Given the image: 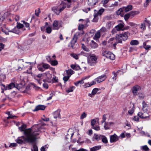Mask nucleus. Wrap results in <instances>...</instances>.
I'll use <instances>...</instances> for the list:
<instances>
[{
  "mask_svg": "<svg viewBox=\"0 0 151 151\" xmlns=\"http://www.w3.org/2000/svg\"><path fill=\"white\" fill-rule=\"evenodd\" d=\"M42 65L45 70V69H48L50 67V65L47 64L43 63L42 64Z\"/></svg>",
  "mask_w": 151,
  "mask_h": 151,
  "instance_id": "nucleus-49",
  "label": "nucleus"
},
{
  "mask_svg": "<svg viewBox=\"0 0 151 151\" xmlns=\"http://www.w3.org/2000/svg\"><path fill=\"white\" fill-rule=\"evenodd\" d=\"M92 128L96 131H99L100 129V128L99 126H93L92 127Z\"/></svg>",
  "mask_w": 151,
  "mask_h": 151,
  "instance_id": "nucleus-60",
  "label": "nucleus"
},
{
  "mask_svg": "<svg viewBox=\"0 0 151 151\" xmlns=\"http://www.w3.org/2000/svg\"><path fill=\"white\" fill-rule=\"evenodd\" d=\"M82 48L84 50L88 52L90 50L88 48L86 47L83 44H82Z\"/></svg>",
  "mask_w": 151,
  "mask_h": 151,
  "instance_id": "nucleus-36",
  "label": "nucleus"
},
{
  "mask_svg": "<svg viewBox=\"0 0 151 151\" xmlns=\"http://www.w3.org/2000/svg\"><path fill=\"white\" fill-rule=\"evenodd\" d=\"M123 10L126 12H128L132 10V6L131 5H128L126 7H123Z\"/></svg>",
  "mask_w": 151,
  "mask_h": 151,
  "instance_id": "nucleus-22",
  "label": "nucleus"
},
{
  "mask_svg": "<svg viewBox=\"0 0 151 151\" xmlns=\"http://www.w3.org/2000/svg\"><path fill=\"white\" fill-rule=\"evenodd\" d=\"M124 11L123 8H120L116 12V14L118 15H121L122 16L123 15V12Z\"/></svg>",
  "mask_w": 151,
  "mask_h": 151,
  "instance_id": "nucleus-28",
  "label": "nucleus"
},
{
  "mask_svg": "<svg viewBox=\"0 0 151 151\" xmlns=\"http://www.w3.org/2000/svg\"><path fill=\"white\" fill-rule=\"evenodd\" d=\"M41 129V125L40 124L35 125L31 128L26 129L25 130H29V137H31L32 136L33 137V142L35 141L36 139L37 135L39 134V132L40 131Z\"/></svg>",
  "mask_w": 151,
  "mask_h": 151,
  "instance_id": "nucleus-2",
  "label": "nucleus"
},
{
  "mask_svg": "<svg viewBox=\"0 0 151 151\" xmlns=\"http://www.w3.org/2000/svg\"><path fill=\"white\" fill-rule=\"evenodd\" d=\"M46 78L43 80L44 82H47L50 83L52 81V75L50 74L48 72L45 73Z\"/></svg>",
  "mask_w": 151,
  "mask_h": 151,
  "instance_id": "nucleus-7",
  "label": "nucleus"
},
{
  "mask_svg": "<svg viewBox=\"0 0 151 151\" xmlns=\"http://www.w3.org/2000/svg\"><path fill=\"white\" fill-rule=\"evenodd\" d=\"M29 130H25L24 132V134L25 137L22 136L18 137L16 140L17 143L19 144H22L25 143L26 141L31 143L33 142V137L32 136H31L30 137H29V133L30 132Z\"/></svg>",
  "mask_w": 151,
  "mask_h": 151,
  "instance_id": "nucleus-1",
  "label": "nucleus"
},
{
  "mask_svg": "<svg viewBox=\"0 0 151 151\" xmlns=\"http://www.w3.org/2000/svg\"><path fill=\"white\" fill-rule=\"evenodd\" d=\"M134 106H133L131 109L128 111V113L130 115H132L134 112Z\"/></svg>",
  "mask_w": 151,
  "mask_h": 151,
  "instance_id": "nucleus-46",
  "label": "nucleus"
},
{
  "mask_svg": "<svg viewBox=\"0 0 151 151\" xmlns=\"http://www.w3.org/2000/svg\"><path fill=\"white\" fill-rule=\"evenodd\" d=\"M144 47L146 50H148L150 47V46L149 45H146V43L144 42L143 43Z\"/></svg>",
  "mask_w": 151,
  "mask_h": 151,
  "instance_id": "nucleus-53",
  "label": "nucleus"
},
{
  "mask_svg": "<svg viewBox=\"0 0 151 151\" xmlns=\"http://www.w3.org/2000/svg\"><path fill=\"white\" fill-rule=\"evenodd\" d=\"M101 36L100 32L98 31L96 33L93 39L95 40H97L99 39Z\"/></svg>",
  "mask_w": 151,
  "mask_h": 151,
  "instance_id": "nucleus-25",
  "label": "nucleus"
},
{
  "mask_svg": "<svg viewBox=\"0 0 151 151\" xmlns=\"http://www.w3.org/2000/svg\"><path fill=\"white\" fill-rule=\"evenodd\" d=\"M114 123L112 122H105L104 125V128L106 130L109 129H110V126L112 124H113Z\"/></svg>",
  "mask_w": 151,
  "mask_h": 151,
  "instance_id": "nucleus-16",
  "label": "nucleus"
},
{
  "mask_svg": "<svg viewBox=\"0 0 151 151\" xmlns=\"http://www.w3.org/2000/svg\"><path fill=\"white\" fill-rule=\"evenodd\" d=\"M37 68L38 70L40 71L43 72L45 71V70L44 69L43 65L42 66L41 65H39L38 66Z\"/></svg>",
  "mask_w": 151,
  "mask_h": 151,
  "instance_id": "nucleus-44",
  "label": "nucleus"
},
{
  "mask_svg": "<svg viewBox=\"0 0 151 151\" xmlns=\"http://www.w3.org/2000/svg\"><path fill=\"white\" fill-rule=\"evenodd\" d=\"M46 32L48 34H50L52 32V28L50 27H48L46 28Z\"/></svg>",
  "mask_w": 151,
  "mask_h": 151,
  "instance_id": "nucleus-45",
  "label": "nucleus"
},
{
  "mask_svg": "<svg viewBox=\"0 0 151 151\" xmlns=\"http://www.w3.org/2000/svg\"><path fill=\"white\" fill-rule=\"evenodd\" d=\"M87 114L85 112H83L81 116V119H83L84 118H86V116Z\"/></svg>",
  "mask_w": 151,
  "mask_h": 151,
  "instance_id": "nucleus-59",
  "label": "nucleus"
},
{
  "mask_svg": "<svg viewBox=\"0 0 151 151\" xmlns=\"http://www.w3.org/2000/svg\"><path fill=\"white\" fill-rule=\"evenodd\" d=\"M106 115H107L106 114H104L103 115L102 117V120L101 121V123H102L106 122Z\"/></svg>",
  "mask_w": 151,
  "mask_h": 151,
  "instance_id": "nucleus-51",
  "label": "nucleus"
},
{
  "mask_svg": "<svg viewBox=\"0 0 151 151\" xmlns=\"http://www.w3.org/2000/svg\"><path fill=\"white\" fill-rule=\"evenodd\" d=\"M79 55L80 54H79L77 55L73 53L71 54V56L75 59L77 60L78 59V55Z\"/></svg>",
  "mask_w": 151,
  "mask_h": 151,
  "instance_id": "nucleus-42",
  "label": "nucleus"
},
{
  "mask_svg": "<svg viewBox=\"0 0 151 151\" xmlns=\"http://www.w3.org/2000/svg\"><path fill=\"white\" fill-rule=\"evenodd\" d=\"M99 89L98 88H95L93 89L92 92V94L93 95L95 94L98 91Z\"/></svg>",
  "mask_w": 151,
  "mask_h": 151,
  "instance_id": "nucleus-52",
  "label": "nucleus"
},
{
  "mask_svg": "<svg viewBox=\"0 0 151 151\" xmlns=\"http://www.w3.org/2000/svg\"><path fill=\"white\" fill-rule=\"evenodd\" d=\"M118 140V137L115 134L110 136V142L111 143L116 142Z\"/></svg>",
  "mask_w": 151,
  "mask_h": 151,
  "instance_id": "nucleus-10",
  "label": "nucleus"
},
{
  "mask_svg": "<svg viewBox=\"0 0 151 151\" xmlns=\"http://www.w3.org/2000/svg\"><path fill=\"white\" fill-rule=\"evenodd\" d=\"M14 7H15L14 5L11 6L9 8V11H8L7 12V13H8L9 14V12H11L13 10H14Z\"/></svg>",
  "mask_w": 151,
  "mask_h": 151,
  "instance_id": "nucleus-58",
  "label": "nucleus"
},
{
  "mask_svg": "<svg viewBox=\"0 0 151 151\" xmlns=\"http://www.w3.org/2000/svg\"><path fill=\"white\" fill-rule=\"evenodd\" d=\"M77 39V35H74L73 39L70 42V47L72 49L74 48V45L76 42Z\"/></svg>",
  "mask_w": 151,
  "mask_h": 151,
  "instance_id": "nucleus-14",
  "label": "nucleus"
},
{
  "mask_svg": "<svg viewBox=\"0 0 151 151\" xmlns=\"http://www.w3.org/2000/svg\"><path fill=\"white\" fill-rule=\"evenodd\" d=\"M70 77V76H65L64 77H63V79L64 82L65 83L68 81Z\"/></svg>",
  "mask_w": 151,
  "mask_h": 151,
  "instance_id": "nucleus-50",
  "label": "nucleus"
},
{
  "mask_svg": "<svg viewBox=\"0 0 151 151\" xmlns=\"http://www.w3.org/2000/svg\"><path fill=\"white\" fill-rule=\"evenodd\" d=\"M17 118V116L14 115H13L11 114L8 117H7V119H15Z\"/></svg>",
  "mask_w": 151,
  "mask_h": 151,
  "instance_id": "nucleus-40",
  "label": "nucleus"
},
{
  "mask_svg": "<svg viewBox=\"0 0 151 151\" xmlns=\"http://www.w3.org/2000/svg\"><path fill=\"white\" fill-rule=\"evenodd\" d=\"M101 146L100 145L97 146L90 148L91 151H96L100 149Z\"/></svg>",
  "mask_w": 151,
  "mask_h": 151,
  "instance_id": "nucleus-27",
  "label": "nucleus"
},
{
  "mask_svg": "<svg viewBox=\"0 0 151 151\" xmlns=\"http://www.w3.org/2000/svg\"><path fill=\"white\" fill-rule=\"evenodd\" d=\"M75 88V87L74 86L70 87L68 88H66V91L67 93L73 92Z\"/></svg>",
  "mask_w": 151,
  "mask_h": 151,
  "instance_id": "nucleus-30",
  "label": "nucleus"
},
{
  "mask_svg": "<svg viewBox=\"0 0 151 151\" xmlns=\"http://www.w3.org/2000/svg\"><path fill=\"white\" fill-rule=\"evenodd\" d=\"M100 139H101L102 141L104 143H107L108 142V140L106 137L104 135H100Z\"/></svg>",
  "mask_w": 151,
  "mask_h": 151,
  "instance_id": "nucleus-23",
  "label": "nucleus"
},
{
  "mask_svg": "<svg viewBox=\"0 0 151 151\" xmlns=\"http://www.w3.org/2000/svg\"><path fill=\"white\" fill-rule=\"evenodd\" d=\"M15 86L16 85L14 83H11L8 86V87L9 89H11L14 87L15 88Z\"/></svg>",
  "mask_w": 151,
  "mask_h": 151,
  "instance_id": "nucleus-39",
  "label": "nucleus"
},
{
  "mask_svg": "<svg viewBox=\"0 0 151 151\" xmlns=\"http://www.w3.org/2000/svg\"><path fill=\"white\" fill-rule=\"evenodd\" d=\"M112 73L114 75V77L112 78V79L114 80H116V79L117 73H115L114 72Z\"/></svg>",
  "mask_w": 151,
  "mask_h": 151,
  "instance_id": "nucleus-63",
  "label": "nucleus"
},
{
  "mask_svg": "<svg viewBox=\"0 0 151 151\" xmlns=\"http://www.w3.org/2000/svg\"><path fill=\"white\" fill-rule=\"evenodd\" d=\"M97 58L94 54L91 55L88 60V63L91 66L94 65L97 63Z\"/></svg>",
  "mask_w": 151,
  "mask_h": 151,
  "instance_id": "nucleus-4",
  "label": "nucleus"
},
{
  "mask_svg": "<svg viewBox=\"0 0 151 151\" xmlns=\"http://www.w3.org/2000/svg\"><path fill=\"white\" fill-rule=\"evenodd\" d=\"M50 63L52 65H56L58 64V61L57 60H51Z\"/></svg>",
  "mask_w": 151,
  "mask_h": 151,
  "instance_id": "nucleus-54",
  "label": "nucleus"
},
{
  "mask_svg": "<svg viewBox=\"0 0 151 151\" xmlns=\"http://www.w3.org/2000/svg\"><path fill=\"white\" fill-rule=\"evenodd\" d=\"M106 30V28L104 27H102L100 30V32H105Z\"/></svg>",
  "mask_w": 151,
  "mask_h": 151,
  "instance_id": "nucleus-64",
  "label": "nucleus"
},
{
  "mask_svg": "<svg viewBox=\"0 0 151 151\" xmlns=\"http://www.w3.org/2000/svg\"><path fill=\"white\" fill-rule=\"evenodd\" d=\"M104 9L103 8H102L99 9L98 12V13L99 15H101L102 14V13L104 12Z\"/></svg>",
  "mask_w": 151,
  "mask_h": 151,
  "instance_id": "nucleus-56",
  "label": "nucleus"
},
{
  "mask_svg": "<svg viewBox=\"0 0 151 151\" xmlns=\"http://www.w3.org/2000/svg\"><path fill=\"white\" fill-rule=\"evenodd\" d=\"M1 29L2 31L6 35H9V32H10V31H9L8 29H7L5 26H4L3 28L1 27Z\"/></svg>",
  "mask_w": 151,
  "mask_h": 151,
  "instance_id": "nucleus-29",
  "label": "nucleus"
},
{
  "mask_svg": "<svg viewBox=\"0 0 151 151\" xmlns=\"http://www.w3.org/2000/svg\"><path fill=\"white\" fill-rule=\"evenodd\" d=\"M102 55L103 56L112 60H114L115 58V55L113 53L106 50L104 51L102 53Z\"/></svg>",
  "mask_w": 151,
  "mask_h": 151,
  "instance_id": "nucleus-5",
  "label": "nucleus"
},
{
  "mask_svg": "<svg viewBox=\"0 0 151 151\" xmlns=\"http://www.w3.org/2000/svg\"><path fill=\"white\" fill-rule=\"evenodd\" d=\"M52 26V29L56 30H58L62 27L61 23L59 21L56 20H55L54 21Z\"/></svg>",
  "mask_w": 151,
  "mask_h": 151,
  "instance_id": "nucleus-6",
  "label": "nucleus"
},
{
  "mask_svg": "<svg viewBox=\"0 0 151 151\" xmlns=\"http://www.w3.org/2000/svg\"><path fill=\"white\" fill-rule=\"evenodd\" d=\"M124 27V25L120 23L116 26L115 28L117 31H119L121 30H123Z\"/></svg>",
  "mask_w": 151,
  "mask_h": 151,
  "instance_id": "nucleus-20",
  "label": "nucleus"
},
{
  "mask_svg": "<svg viewBox=\"0 0 151 151\" xmlns=\"http://www.w3.org/2000/svg\"><path fill=\"white\" fill-rule=\"evenodd\" d=\"M106 78V76L105 75H103L96 78L95 80L98 83L104 81Z\"/></svg>",
  "mask_w": 151,
  "mask_h": 151,
  "instance_id": "nucleus-12",
  "label": "nucleus"
},
{
  "mask_svg": "<svg viewBox=\"0 0 151 151\" xmlns=\"http://www.w3.org/2000/svg\"><path fill=\"white\" fill-rule=\"evenodd\" d=\"M32 151H38L37 146L36 145H34L33 148L31 149Z\"/></svg>",
  "mask_w": 151,
  "mask_h": 151,
  "instance_id": "nucleus-55",
  "label": "nucleus"
},
{
  "mask_svg": "<svg viewBox=\"0 0 151 151\" xmlns=\"http://www.w3.org/2000/svg\"><path fill=\"white\" fill-rule=\"evenodd\" d=\"M144 22L145 24L146 25H147L149 27L150 26V21L148 20L146 18L145 19V20Z\"/></svg>",
  "mask_w": 151,
  "mask_h": 151,
  "instance_id": "nucleus-38",
  "label": "nucleus"
},
{
  "mask_svg": "<svg viewBox=\"0 0 151 151\" xmlns=\"http://www.w3.org/2000/svg\"><path fill=\"white\" fill-rule=\"evenodd\" d=\"M15 88L18 89L19 90L21 91V89L24 87V86L22 84L20 83V84H15Z\"/></svg>",
  "mask_w": 151,
  "mask_h": 151,
  "instance_id": "nucleus-34",
  "label": "nucleus"
},
{
  "mask_svg": "<svg viewBox=\"0 0 151 151\" xmlns=\"http://www.w3.org/2000/svg\"><path fill=\"white\" fill-rule=\"evenodd\" d=\"M90 47L93 49H95L98 47V45L93 40L91 41V42L90 44Z\"/></svg>",
  "mask_w": 151,
  "mask_h": 151,
  "instance_id": "nucleus-17",
  "label": "nucleus"
},
{
  "mask_svg": "<svg viewBox=\"0 0 151 151\" xmlns=\"http://www.w3.org/2000/svg\"><path fill=\"white\" fill-rule=\"evenodd\" d=\"M73 71L71 70H66V73L68 76H71L73 74Z\"/></svg>",
  "mask_w": 151,
  "mask_h": 151,
  "instance_id": "nucleus-48",
  "label": "nucleus"
},
{
  "mask_svg": "<svg viewBox=\"0 0 151 151\" xmlns=\"http://www.w3.org/2000/svg\"><path fill=\"white\" fill-rule=\"evenodd\" d=\"M129 33L128 32H126L124 33L116 35V41L117 43H122V40L124 41L126 40L128 37V35Z\"/></svg>",
  "mask_w": 151,
  "mask_h": 151,
  "instance_id": "nucleus-3",
  "label": "nucleus"
},
{
  "mask_svg": "<svg viewBox=\"0 0 151 151\" xmlns=\"http://www.w3.org/2000/svg\"><path fill=\"white\" fill-rule=\"evenodd\" d=\"M144 112V113L141 112H139L138 114V115L141 119H146L148 118L149 119L150 116L148 111Z\"/></svg>",
  "mask_w": 151,
  "mask_h": 151,
  "instance_id": "nucleus-8",
  "label": "nucleus"
},
{
  "mask_svg": "<svg viewBox=\"0 0 151 151\" xmlns=\"http://www.w3.org/2000/svg\"><path fill=\"white\" fill-rule=\"evenodd\" d=\"M140 28L142 29H145L146 28V24L143 22L141 24V27Z\"/></svg>",
  "mask_w": 151,
  "mask_h": 151,
  "instance_id": "nucleus-47",
  "label": "nucleus"
},
{
  "mask_svg": "<svg viewBox=\"0 0 151 151\" xmlns=\"http://www.w3.org/2000/svg\"><path fill=\"white\" fill-rule=\"evenodd\" d=\"M110 0H104L102 1L101 2L103 4V6L105 7H106L107 5H106Z\"/></svg>",
  "mask_w": 151,
  "mask_h": 151,
  "instance_id": "nucleus-37",
  "label": "nucleus"
},
{
  "mask_svg": "<svg viewBox=\"0 0 151 151\" xmlns=\"http://www.w3.org/2000/svg\"><path fill=\"white\" fill-rule=\"evenodd\" d=\"M45 108L46 106L44 105H39L36 106L35 109L33 111H35L39 110H43L45 109Z\"/></svg>",
  "mask_w": 151,
  "mask_h": 151,
  "instance_id": "nucleus-15",
  "label": "nucleus"
},
{
  "mask_svg": "<svg viewBox=\"0 0 151 151\" xmlns=\"http://www.w3.org/2000/svg\"><path fill=\"white\" fill-rule=\"evenodd\" d=\"M52 10L57 14L58 15L60 13L59 8L58 7H54L52 8Z\"/></svg>",
  "mask_w": 151,
  "mask_h": 151,
  "instance_id": "nucleus-24",
  "label": "nucleus"
},
{
  "mask_svg": "<svg viewBox=\"0 0 151 151\" xmlns=\"http://www.w3.org/2000/svg\"><path fill=\"white\" fill-rule=\"evenodd\" d=\"M138 12L137 11H135V12H131L130 13H129V14H130V16L132 15L133 16L137 14H138Z\"/></svg>",
  "mask_w": 151,
  "mask_h": 151,
  "instance_id": "nucleus-61",
  "label": "nucleus"
},
{
  "mask_svg": "<svg viewBox=\"0 0 151 151\" xmlns=\"http://www.w3.org/2000/svg\"><path fill=\"white\" fill-rule=\"evenodd\" d=\"M142 110L143 111H148V106L145 103V101H143L142 102Z\"/></svg>",
  "mask_w": 151,
  "mask_h": 151,
  "instance_id": "nucleus-18",
  "label": "nucleus"
},
{
  "mask_svg": "<svg viewBox=\"0 0 151 151\" xmlns=\"http://www.w3.org/2000/svg\"><path fill=\"white\" fill-rule=\"evenodd\" d=\"M26 127L27 126L26 124H23L21 127H19V129L21 132L24 131Z\"/></svg>",
  "mask_w": 151,
  "mask_h": 151,
  "instance_id": "nucleus-31",
  "label": "nucleus"
},
{
  "mask_svg": "<svg viewBox=\"0 0 151 151\" xmlns=\"http://www.w3.org/2000/svg\"><path fill=\"white\" fill-rule=\"evenodd\" d=\"M139 42L137 40H133L131 41L130 44L132 45H138Z\"/></svg>",
  "mask_w": 151,
  "mask_h": 151,
  "instance_id": "nucleus-32",
  "label": "nucleus"
},
{
  "mask_svg": "<svg viewBox=\"0 0 151 151\" xmlns=\"http://www.w3.org/2000/svg\"><path fill=\"white\" fill-rule=\"evenodd\" d=\"M84 83V81L82 79L81 81H78L74 83V84L76 86H78L79 83L83 84Z\"/></svg>",
  "mask_w": 151,
  "mask_h": 151,
  "instance_id": "nucleus-41",
  "label": "nucleus"
},
{
  "mask_svg": "<svg viewBox=\"0 0 151 151\" xmlns=\"http://www.w3.org/2000/svg\"><path fill=\"white\" fill-rule=\"evenodd\" d=\"M97 2V0H88V4L89 5L92 6L96 5Z\"/></svg>",
  "mask_w": 151,
  "mask_h": 151,
  "instance_id": "nucleus-21",
  "label": "nucleus"
},
{
  "mask_svg": "<svg viewBox=\"0 0 151 151\" xmlns=\"http://www.w3.org/2000/svg\"><path fill=\"white\" fill-rule=\"evenodd\" d=\"M70 7V4H68L65 2L63 3L61 5L60 7L59 8L60 12H62L66 7L69 8Z\"/></svg>",
  "mask_w": 151,
  "mask_h": 151,
  "instance_id": "nucleus-13",
  "label": "nucleus"
},
{
  "mask_svg": "<svg viewBox=\"0 0 151 151\" xmlns=\"http://www.w3.org/2000/svg\"><path fill=\"white\" fill-rule=\"evenodd\" d=\"M100 135L99 136L97 134H95L94 136L93 137V141L96 140L98 141L100 139Z\"/></svg>",
  "mask_w": 151,
  "mask_h": 151,
  "instance_id": "nucleus-33",
  "label": "nucleus"
},
{
  "mask_svg": "<svg viewBox=\"0 0 151 151\" xmlns=\"http://www.w3.org/2000/svg\"><path fill=\"white\" fill-rule=\"evenodd\" d=\"M60 110L58 109L57 111H55L54 113V116L55 118L56 119L60 117Z\"/></svg>",
  "mask_w": 151,
  "mask_h": 151,
  "instance_id": "nucleus-19",
  "label": "nucleus"
},
{
  "mask_svg": "<svg viewBox=\"0 0 151 151\" xmlns=\"http://www.w3.org/2000/svg\"><path fill=\"white\" fill-rule=\"evenodd\" d=\"M115 41V38L113 37L110 38L108 41V43L110 44V46L113 47L114 49L116 48V46L117 43L116 41V42Z\"/></svg>",
  "mask_w": 151,
  "mask_h": 151,
  "instance_id": "nucleus-9",
  "label": "nucleus"
},
{
  "mask_svg": "<svg viewBox=\"0 0 151 151\" xmlns=\"http://www.w3.org/2000/svg\"><path fill=\"white\" fill-rule=\"evenodd\" d=\"M118 2L117 1H115L114 4H112L111 6V7H114L116 6H118Z\"/></svg>",
  "mask_w": 151,
  "mask_h": 151,
  "instance_id": "nucleus-62",
  "label": "nucleus"
},
{
  "mask_svg": "<svg viewBox=\"0 0 151 151\" xmlns=\"http://www.w3.org/2000/svg\"><path fill=\"white\" fill-rule=\"evenodd\" d=\"M10 32H13L17 34H19L20 33L19 29L16 27H15L13 29L10 31Z\"/></svg>",
  "mask_w": 151,
  "mask_h": 151,
  "instance_id": "nucleus-26",
  "label": "nucleus"
},
{
  "mask_svg": "<svg viewBox=\"0 0 151 151\" xmlns=\"http://www.w3.org/2000/svg\"><path fill=\"white\" fill-rule=\"evenodd\" d=\"M71 68L75 70H79L80 69V67L78 66L75 65H71Z\"/></svg>",
  "mask_w": 151,
  "mask_h": 151,
  "instance_id": "nucleus-35",
  "label": "nucleus"
},
{
  "mask_svg": "<svg viewBox=\"0 0 151 151\" xmlns=\"http://www.w3.org/2000/svg\"><path fill=\"white\" fill-rule=\"evenodd\" d=\"M130 16V14L128 13L126 14L124 16V19L126 21H127L129 18Z\"/></svg>",
  "mask_w": 151,
  "mask_h": 151,
  "instance_id": "nucleus-57",
  "label": "nucleus"
},
{
  "mask_svg": "<svg viewBox=\"0 0 151 151\" xmlns=\"http://www.w3.org/2000/svg\"><path fill=\"white\" fill-rule=\"evenodd\" d=\"M141 87L139 86H136L133 87L132 89V92L134 95H137V91L141 90Z\"/></svg>",
  "mask_w": 151,
  "mask_h": 151,
  "instance_id": "nucleus-11",
  "label": "nucleus"
},
{
  "mask_svg": "<svg viewBox=\"0 0 151 151\" xmlns=\"http://www.w3.org/2000/svg\"><path fill=\"white\" fill-rule=\"evenodd\" d=\"M48 145H46L42 147L40 149L41 151H45V150L48 149Z\"/></svg>",
  "mask_w": 151,
  "mask_h": 151,
  "instance_id": "nucleus-43",
  "label": "nucleus"
}]
</instances>
